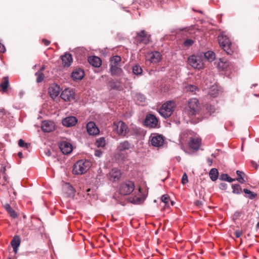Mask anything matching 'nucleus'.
<instances>
[{
    "label": "nucleus",
    "instance_id": "f3484780",
    "mask_svg": "<svg viewBox=\"0 0 259 259\" xmlns=\"http://www.w3.org/2000/svg\"><path fill=\"white\" fill-rule=\"evenodd\" d=\"M55 124L53 122L49 120L42 121L41 123V130L46 133H50L55 130Z\"/></svg>",
    "mask_w": 259,
    "mask_h": 259
},
{
    "label": "nucleus",
    "instance_id": "09e8293b",
    "mask_svg": "<svg viewBox=\"0 0 259 259\" xmlns=\"http://www.w3.org/2000/svg\"><path fill=\"white\" fill-rule=\"evenodd\" d=\"M196 89H197L196 87L194 85H189L188 87V90H189L192 92L195 91L196 90Z\"/></svg>",
    "mask_w": 259,
    "mask_h": 259
},
{
    "label": "nucleus",
    "instance_id": "1a4fd4ad",
    "mask_svg": "<svg viewBox=\"0 0 259 259\" xmlns=\"http://www.w3.org/2000/svg\"><path fill=\"white\" fill-rule=\"evenodd\" d=\"M116 126L117 133L120 136L125 137L129 132L127 125L123 121H119L114 123Z\"/></svg>",
    "mask_w": 259,
    "mask_h": 259
},
{
    "label": "nucleus",
    "instance_id": "dca6fc26",
    "mask_svg": "<svg viewBox=\"0 0 259 259\" xmlns=\"http://www.w3.org/2000/svg\"><path fill=\"white\" fill-rule=\"evenodd\" d=\"M59 148L64 154L70 153L72 151V145L67 141H62L59 144Z\"/></svg>",
    "mask_w": 259,
    "mask_h": 259
},
{
    "label": "nucleus",
    "instance_id": "3c124183",
    "mask_svg": "<svg viewBox=\"0 0 259 259\" xmlns=\"http://www.w3.org/2000/svg\"><path fill=\"white\" fill-rule=\"evenodd\" d=\"M241 234H242V232H241V231H240L239 230H236L235 232V235L236 237H237V238L240 237L241 236Z\"/></svg>",
    "mask_w": 259,
    "mask_h": 259
},
{
    "label": "nucleus",
    "instance_id": "774afa93",
    "mask_svg": "<svg viewBox=\"0 0 259 259\" xmlns=\"http://www.w3.org/2000/svg\"><path fill=\"white\" fill-rule=\"evenodd\" d=\"M180 160H181V158H180V157H179L177 158V160L180 161Z\"/></svg>",
    "mask_w": 259,
    "mask_h": 259
},
{
    "label": "nucleus",
    "instance_id": "2eb2a0df",
    "mask_svg": "<svg viewBox=\"0 0 259 259\" xmlns=\"http://www.w3.org/2000/svg\"><path fill=\"white\" fill-rule=\"evenodd\" d=\"M121 176V173L120 170L117 168H113L108 175L109 179L112 182L118 181Z\"/></svg>",
    "mask_w": 259,
    "mask_h": 259
},
{
    "label": "nucleus",
    "instance_id": "4c0bfd02",
    "mask_svg": "<svg viewBox=\"0 0 259 259\" xmlns=\"http://www.w3.org/2000/svg\"><path fill=\"white\" fill-rule=\"evenodd\" d=\"M20 244V239L18 237H14L11 241L12 247H19Z\"/></svg>",
    "mask_w": 259,
    "mask_h": 259
},
{
    "label": "nucleus",
    "instance_id": "5fc2aeb1",
    "mask_svg": "<svg viewBox=\"0 0 259 259\" xmlns=\"http://www.w3.org/2000/svg\"><path fill=\"white\" fill-rule=\"evenodd\" d=\"M42 42L44 43L45 45L46 46L49 45V44H50V41L45 39H42Z\"/></svg>",
    "mask_w": 259,
    "mask_h": 259
},
{
    "label": "nucleus",
    "instance_id": "603ef678",
    "mask_svg": "<svg viewBox=\"0 0 259 259\" xmlns=\"http://www.w3.org/2000/svg\"><path fill=\"white\" fill-rule=\"evenodd\" d=\"M95 155L96 156L99 157L102 155V152L100 150H96Z\"/></svg>",
    "mask_w": 259,
    "mask_h": 259
},
{
    "label": "nucleus",
    "instance_id": "a211bd4d",
    "mask_svg": "<svg viewBox=\"0 0 259 259\" xmlns=\"http://www.w3.org/2000/svg\"><path fill=\"white\" fill-rule=\"evenodd\" d=\"M77 122V118L72 116L64 118L62 121V124L66 127L73 126L76 124Z\"/></svg>",
    "mask_w": 259,
    "mask_h": 259
},
{
    "label": "nucleus",
    "instance_id": "a19ab883",
    "mask_svg": "<svg viewBox=\"0 0 259 259\" xmlns=\"http://www.w3.org/2000/svg\"><path fill=\"white\" fill-rule=\"evenodd\" d=\"M18 145L19 147H24L26 149H28L30 146V144L29 143H25L22 139H20L19 140Z\"/></svg>",
    "mask_w": 259,
    "mask_h": 259
},
{
    "label": "nucleus",
    "instance_id": "8fccbe9b",
    "mask_svg": "<svg viewBox=\"0 0 259 259\" xmlns=\"http://www.w3.org/2000/svg\"><path fill=\"white\" fill-rule=\"evenodd\" d=\"M6 51V48L4 45L0 42V53H5Z\"/></svg>",
    "mask_w": 259,
    "mask_h": 259
},
{
    "label": "nucleus",
    "instance_id": "c756f323",
    "mask_svg": "<svg viewBox=\"0 0 259 259\" xmlns=\"http://www.w3.org/2000/svg\"><path fill=\"white\" fill-rule=\"evenodd\" d=\"M96 145L97 147L103 148L106 145V140L104 137H100L96 140Z\"/></svg>",
    "mask_w": 259,
    "mask_h": 259
},
{
    "label": "nucleus",
    "instance_id": "cd10ccee",
    "mask_svg": "<svg viewBox=\"0 0 259 259\" xmlns=\"http://www.w3.org/2000/svg\"><path fill=\"white\" fill-rule=\"evenodd\" d=\"M121 61V57L119 56H114L111 58L110 60V65L109 66H120V63Z\"/></svg>",
    "mask_w": 259,
    "mask_h": 259
},
{
    "label": "nucleus",
    "instance_id": "6e6d98bb",
    "mask_svg": "<svg viewBox=\"0 0 259 259\" xmlns=\"http://www.w3.org/2000/svg\"><path fill=\"white\" fill-rule=\"evenodd\" d=\"M252 167H253L254 168L256 169L258 168V167L259 166V165L257 164V163H255V162H253V163H252Z\"/></svg>",
    "mask_w": 259,
    "mask_h": 259
},
{
    "label": "nucleus",
    "instance_id": "9b49d317",
    "mask_svg": "<svg viewBox=\"0 0 259 259\" xmlns=\"http://www.w3.org/2000/svg\"><path fill=\"white\" fill-rule=\"evenodd\" d=\"M75 93L72 89H66L61 94L60 97L65 101H70L74 99Z\"/></svg>",
    "mask_w": 259,
    "mask_h": 259
},
{
    "label": "nucleus",
    "instance_id": "a878e982",
    "mask_svg": "<svg viewBox=\"0 0 259 259\" xmlns=\"http://www.w3.org/2000/svg\"><path fill=\"white\" fill-rule=\"evenodd\" d=\"M236 174L238 176V178L236 180L240 183L243 184L247 181V178L245 174L242 171L237 170Z\"/></svg>",
    "mask_w": 259,
    "mask_h": 259
},
{
    "label": "nucleus",
    "instance_id": "ddd939ff",
    "mask_svg": "<svg viewBox=\"0 0 259 259\" xmlns=\"http://www.w3.org/2000/svg\"><path fill=\"white\" fill-rule=\"evenodd\" d=\"M87 131L89 135L96 136L99 134L100 131L96 123L93 121L89 122L86 125Z\"/></svg>",
    "mask_w": 259,
    "mask_h": 259
},
{
    "label": "nucleus",
    "instance_id": "4468645a",
    "mask_svg": "<svg viewBox=\"0 0 259 259\" xmlns=\"http://www.w3.org/2000/svg\"><path fill=\"white\" fill-rule=\"evenodd\" d=\"M48 93L50 97L54 99L59 95L60 93V88L57 84H52L48 89Z\"/></svg>",
    "mask_w": 259,
    "mask_h": 259
},
{
    "label": "nucleus",
    "instance_id": "6e6552de",
    "mask_svg": "<svg viewBox=\"0 0 259 259\" xmlns=\"http://www.w3.org/2000/svg\"><path fill=\"white\" fill-rule=\"evenodd\" d=\"M188 63L194 68L201 69L203 67V62L198 56L191 55L188 59Z\"/></svg>",
    "mask_w": 259,
    "mask_h": 259
},
{
    "label": "nucleus",
    "instance_id": "4d7b16f0",
    "mask_svg": "<svg viewBox=\"0 0 259 259\" xmlns=\"http://www.w3.org/2000/svg\"><path fill=\"white\" fill-rule=\"evenodd\" d=\"M45 66H42L40 69V70L39 71H38L37 72H42V71L45 70Z\"/></svg>",
    "mask_w": 259,
    "mask_h": 259
},
{
    "label": "nucleus",
    "instance_id": "20e7f679",
    "mask_svg": "<svg viewBox=\"0 0 259 259\" xmlns=\"http://www.w3.org/2000/svg\"><path fill=\"white\" fill-rule=\"evenodd\" d=\"M144 123L145 126L151 128H158L160 127L159 119L152 114L146 115Z\"/></svg>",
    "mask_w": 259,
    "mask_h": 259
},
{
    "label": "nucleus",
    "instance_id": "e433bc0d",
    "mask_svg": "<svg viewBox=\"0 0 259 259\" xmlns=\"http://www.w3.org/2000/svg\"><path fill=\"white\" fill-rule=\"evenodd\" d=\"M5 171H6V166H4V165H3L2 166V168L1 169V175L3 176V179H4V182H1V183L2 184V185H6V183L7 181V179H6V174H5Z\"/></svg>",
    "mask_w": 259,
    "mask_h": 259
},
{
    "label": "nucleus",
    "instance_id": "c85d7f7f",
    "mask_svg": "<svg viewBox=\"0 0 259 259\" xmlns=\"http://www.w3.org/2000/svg\"><path fill=\"white\" fill-rule=\"evenodd\" d=\"M9 78L8 77H3L2 82L0 83V87H1L3 92H6L9 86Z\"/></svg>",
    "mask_w": 259,
    "mask_h": 259
},
{
    "label": "nucleus",
    "instance_id": "680f3d73",
    "mask_svg": "<svg viewBox=\"0 0 259 259\" xmlns=\"http://www.w3.org/2000/svg\"><path fill=\"white\" fill-rule=\"evenodd\" d=\"M196 204L197 205H201V202L198 201L196 202Z\"/></svg>",
    "mask_w": 259,
    "mask_h": 259
},
{
    "label": "nucleus",
    "instance_id": "37998d69",
    "mask_svg": "<svg viewBox=\"0 0 259 259\" xmlns=\"http://www.w3.org/2000/svg\"><path fill=\"white\" fill-rule=\"evenodd\" d=\"M194 43V41L192 39H186L184 41L183 45L186 47H189L191 46L192 45H193Z\"/></svg>",
    "mask_w": 259,
    "mask_h": 259
},
{
    "label": "nucleus",
    "instance_id": "69168bd1",
    "mask_svg": "<svg viewBox=\"0 0 259 259\" xmlns=\"http://www.w3.org/2000/svg\"><path fill=\"white\" fill-rule=\"evenodd\" d=\"M76 162H83V160H82V159L78 160H77Z\"/></svg>",
    "mask_w": 259,
    "mask_h": 259
},
{
    "label": "nucleus",
    "instance_id": "7c9ffc66",
    "mask_svg": "<svg viewBox=\"0 0 259 259\" xmlns=\"http://www.w3.org/2000/svg\"><path fill=\"white\" fill-rule=\"evenodd\" d=\"M132 71L134 74L137 75H139L142 74L143 70L140 65H135L132 67Z\"/></svg>",
    "mask_w": 259,
    "mask_h": 259
},
{
    "label": "nucleus",
    "instance_id": "58836bf2",
    "mask_svg": "<svg viewBox=\"0 0 259 259\" xmlns=\"http://www.w3.org/2000/svg\"><path fill=\"white\" fill-rule=\"evenodd\" d=\"M35 75L37 76L36 82L37 83H40L42 81L45 77L44 73L41 72H36L35 73Z\"/></svg>",
    "mask_w": 259,
    "mask_h": 259
},
{
    "label": "nucleus",
    "instance_id": "052dcab7",
    "mask_svg": "<svg viewBox=\"0 0 259 259\" xmlns=\"http://www.w3.org/2000/svg\"><path fill=\"white\" fill-rule=\"evenodd\" d=\"M46 154L48 156H50L51 155V151L50 150H48L47 152L46 153Z\"/></svg>",
    "mask_w": 259,
    "mask_h": 259
},
{
    "label": "nucleus",
    "instance_id": "338daca9",
    "mask_svg": "<svg viewBox=\"0 0 259 259\" xmlns=\"http://www.w3.org/2000/svg\"><path fill=\"white\" fill-rule=\"evenodd\" d=\"M254 96H256V97H259V95H257V94H254Z\"/></svg>",
    "mask_w": 259,
    "mask_h": 259
},
{
    "label": "nucleus",
    "instance_id": "412c9836",
    "mask_svg": "<svg viewBox=\"0 0 259 259\" xmlns=\"http://www.w3.org/2000/svg\"><path fill=\"white\" fill-rule=\"evenodd\" d=\"M84 76V71L79 68L73 71L71 73V77L74 80H81Z\"/></svg>",
    "mask_w": 259,
    "mask_h": 259
},
{
    "label": "nucleus",
    "instance_id": "49530a36",
    "mask_svg": "<svg viewBox=\"0 0 259 259\" xmlns=\"http://www.w3.org/2000/svg\"><path fill=\"white\" fill-rule=\"evenodd\" d=\"M146 33L144 30H142L140 32L137 33V36L143 38L141 41H144V38L146 37Z\"/></svg>",
    "mask_w": 259,
    "mask_h": 259
},
{
    "label": "nucleus",
    "instance_id": "7ed1b4c3",
    "mask_svg": "<svg viewBox=\"0 0 259 259\" xmlns=\"http://www.w3.org/2000/svg\"><path fill=\"white\" fill-rule=\"evenodd\" d=\"M218 41L220 46L227 54L230 55L232 54L233 51L230 48L231 42L228 36L224 33L221 34L218 36Z\"/></svg>",
    "mask_w": 259,
    "mask_h": 259
},
{
    "label": "nucleus",
    "instance_id": "bb28decb",
    "mask_svg": "<svg viewBox=\"0 0 259 259\" xmlns=\"http://www.w3.org/2000/svg\"><path fill=\"white\" fill-rule=\"evenodd\" d=\"M4 207L10 215L13 218H16L18 217L17 213L11 207L10 205L8 203H6L4 205Z\"/></svg>",
    "mask_w": 259,
    "mask_h": 259
},
{
    "label": "nucleus",
    "instance_id": "6ab92c4d",
    "mask_svg": "<svg viewBox=\"0 0 259 259\" xmlns=\"http://www.w3.org/2000/svg\"><path fill=\"white\" fill-rule=\"evenodd\" d=\"M131 148V144L127 140L121 142L118 145L116 150L118 152H123L130 149Z\"/></svg>",
    "mask_w": 259,
    "mask_h": 259
},
{
    "label": "nucleus",
    "instance_id": "f8f14e48",
    "mask_svg": "<svg viewBox=\"0 0 259 259\" xmlns=\"http://www.w3.org/2000/svg\"><path fill=\"white\" fill-rule=\"evenodd\" d=\"M150 138L151 144L154 147H160L164 143L163 137L162 135L155 134Z\"/></svg>",
    "mask_w": 259,
    "mask_h": 259
},
{
    "label": "nucleus",
    "instance_id": "393cba45",
    "mask_svg": "<svg viewBox=\"0 0 259 259\" xmlns=\"http://www.w3.org/2000/svg\"><path fill=\"white\" fill-rule=\"evenodd\" d=\"M121 82L120 80L112 79L109 82L110 87L113 90H119L121 87Z\"/></svg>",
    "mask_w": 259,
    "mask_h": 259
},
{
    "label": "nucleus",
    "instance_id": "bf43d9fd",
    "mask_svg": "<svg viewBox=\"0 0 259 259\" xmlns=\"http://www.w3.org/2000/svg\"><path fill=\"white\" fill-rule=\"evenodd\" d=\"M18 155L19 156V157L20 158H21L22 157V153L21 152H19L18 153Z\"/></svg>",
    "mask_w": 259,
    "mask_h": 259
},
{
    "label": "nucleus",
    "instance_id": "f257e3e1",
    "mask_svg": "<svg viewBox=\"0 0 259 259\" xmlns=\"http://www.w3.org/2000/svg\"><path fill=\"white\" fill-rule=\"evenodd\" d=\"M176 104L174 101H168L164 103L159 110V113L164 118L169 117L174 111Z\"/></svg>",
    "mask_w": 259,
    "mask_h": 259
},
{
    "label": "nucleus",
    "instance_id": "c03bdc74",
    "mask_svg": "<svg viewBox=\"0 0 259 259\" xmlns=\"http://www.w3.org/2000/svg\"><path fill=\"white\" fill-rule=\"evenodd\" d=\"M135 98L137 100L141 102H143L145 100V96L141 93L136 94Z\"/></svg>",
    "mask_w": 259,
    "mask_h": 259
},
{
    "label": "nucleus",
    "instance_id": "f704fd0d",
    "mask_svg": "<svg viewBox=\"0 0 259 259\" xmlns=\"http://www.w3.org/2000/svg\"><path fill=\"white\" fill-rule=\"evenodd\" d=\"M243 192L245 194L248 195L246 197H248L250 199H254L257 195L256 193H254L246 189H244Z\"/></svg>",
    "mask_w": 259,
    "mask_h": 259
},
{
    "label": "nucleus",
    "instance_id": "ea45409f",
    "mask_svg": "<svg viewBox=\"0 0 259 259\" xmlns=\"http://www.w3.org/2000/svg\"><path fill=\"white\" fill-rule=\"evenodd\" d=\"M233 192L236 194H240L242 192V189L239 184H235L232 186Z\"/></svg>",
    "mask_w": 259,
    "mask_h": 259
},
{
    "label": "nucleus",
    "instance_id": "79ce46f5",
    "mask_svg": "<svg viewBox=\"0 0 259 259\" xmlns=\"http://www.w3.org/2000/svg\"><path fill=\"white\" fill-rule=\"evenodd\" d=\"M221 179L223 180L229 182H233L235 181V179L231 178L227 174H223L221 176Z\"/></svg>",
    "mask_w": 259,
    "mask_h": 259
},
{
    "label": "nucleus",
    "instance_id": "0e129e2a",
    "mask_svg": "<svg viewBox=\"0 0 259 259\" xmlns=\"http://www.w3.org/2000/svg\"><path fill=\"white\" fill-rule=\"evenodd\" d=\"M217 94H218V93H215L214 94H210V95H213V97H215V96H217Z\"/></svg>",
    "mask_w": 259,
    "mask_h": 259
},
{
    "label": "nucleus",
    "instance_id": "aec40b11",
    "mask_svg": "<svg viewBox=\"0 0 259 259\" xmlns=\"http://www.w3.org/2000/svg\"><path fill=\"white\" fill-rule=\"evenodd\" d=\"M109 73L112 76L118 77L122 75L123 70L120 66H113L112 65L110 66Z\"/></svg>",
    "mask_w": 259,
    "mask_h": 259
},
{
    "label": "nucleus",
    "instance_id": "2f4dec72",
    "mask_svg": "<svg viewBox=\"0 0 259 259\" xmlns=\"http://www.w3.org/2000/svg\"><path fill=\"white\" fill-rule=\"evenodd\" d=\"M209 174L210 178L212 181H214L218 179L219 173L217 169L212 168Z\"/></svg>",
    "mask_w": 259,
    "mask_h": 259
},
{
    "label": "nucleus",
    "instance_id": "e2e57ef3",
    "mask_svg": "<svg viewBox=\"0 0 259 259\" xmlns=\"http://www.w3.org/2000/svg\"><path fill=\"white\" fill-rule=\"evenodd\" d=\"M221 186H222L223 188H225V186H226V184H221Z\"/></svg>",
    "mask_w": 259,
    "mask_h": 259
},
{
    "label": "nucleus",
    "instance_id": "5701e85b",
    "mask_svg": "<svg viewBox=\"0 0 259 259\" xmlns=\"http://www.w3.org/2000/svg\"><path fill=\"white\" fill-rule=\"evenodd\" d=\"M63 190L68 197H73L74 195L73 187L68 183H66L63 186Z\"/></svg>",
    "mask_w": 259,
    "mask_h": 259
},
{
    "label": "nucleus",
    "instance_id": "4be33fe9",
    "mask_svg": "<svg viewBox=\"0 0 259 259\" xmlns=\"http://www.w3.org/2000/svg\"><path fill=\"white\" fill-rule=\"evenodd\" d=\"M63 66L68 67L71 65L72 58L71 54H65L61 58Z\"/></svg>",
    "mask_w": 259,
    "mask_h": 259
},
{
    "label": "nucleus",
    "instance_id": "864d4df0",
    "mask_svg": "<svg viewBox=\"0 0 259 259\" xmlns=\"http://www.w3.org/2000/svg\"><path fill=\"white\" fill-rule=\"evenodd\" d=\"M241 215V213L239 211H236L234 214V218H237Z\"/></svg>",
    "mask_w": 259,
    "mask_h": 259
},
{
    "label": "nucleus",
    "instance_id": "13d9d810",
    "mask_svg": "<svg viewBox=\"0 0 259 259\" xmlns=\"http://www.w3.org/2000/svg\"><path fill=\"white\" fill-rule=\"evenodd\" d=\"M13 250H14V252L15 253H17V252L18 251V247L16 248V247H13Z\"/></svg>",
    "mask_w": 259,
    "mask_h": 259
},
{
    "label": "nucleus",
    "instance_id": "72a5a7b5",
    "mask_svg": "<svg viewBox=\"0 0 259 259\" xmlns=\"http://www.w3.org/2000/svg\"><path fill=\"white\" fill-rule=\"evenodd\" d=\"M161 200L162 202L165 203L166 206H169V203L170 202L171 205H173L174 203L170 201L169 197L167 195H163L161 197Z\"/></svg>",
    "mask_w": 259,
    "mask_h": 259
},
{
    "label": "nucleus",
    "instance_id": "473e14b6",
    "mask_svg": "<svg viewBox=\"0 0 259 259\" xmlns=\"http://www.w3.org/2000/svg\"><path fill=\"white\" fill-rule=\"evenodd\" d=\"M204 57L208 61H212L215 59V54L211 51H208L204 54Z\"/></svg>",
    "mask_w": 259,
    "mask_h": 259
},
{
    "label": "nucleus",
    "instance_id": "9d476101",
    "mask_svg": "<svg viewBox=\"0 0 259 259\" xmlns=\"http://www.w3.org/2000/svg\"><path fill=\"white\" fill-rule=\"evenodd\" d=\"M146 59L151 63H156L161 61V55L158 51L151 52L147 54Z\"/></svg>",
    "mask_w": 259,
    "mask_h": 259
},
{
    "label": "nucleus",
    "instance_id": "de8ad7c7",
    "mask_svg": "<svg viewBox=\"0 0 259 259\" xmlns=\"http://www.w3.org/2000/svg\"><path fill=\"white\" fill-rule=\"evenodd\" d=\"M188 179L187 175L186 173H185L182 176V183L183 184H186L188 183Z\"/></svg>",
    "mask_w": 259,
    "mask_h": 259
},
{
    "label": "nucleus",
    "instance_id": "c9c22d12",
    "mask_svg": "<svg viewBox=\"0 0 259 259\" xmlns=\"http://www.w3.org/2000/svg\"><path fill=\"white\" fill-rule=\"evenodd\" d=\"M219 151H217L215 152L214 153H212L211 155V157H208L207 161L209 162H213V160H220L217 157L219 156Z\"/></svg>",
    "mask_w": 259,
    "mask_h": 259
},
{
    "label": "nucleus",
    "instance_id": "a18cd8bd",
    "mask_svg": "<svg viewBox=\"0 0 259 259\" xmlns=\"http://www.w3.org/2000/svg\"><path fill=\"white\" fill-rule=\"evenodd\" d=\"M206 110L209 113V115H210L212 113L214 112L215 108L213 106L211 105H207L206 107Z\"/></svg>",
    "mask_w": 259,
    "mask_h": 259
},
{
    "label": "nucleus",
    "instance_id": "423d86ee",
    "mask_svg": "<svg viewBox=\"0 0 259 259\" xmlns=\"http://www.w3.org/2000/svg\"><path fill=\"white\" fill-rule=\"evenodd\" d=\"M135 185L132 181H125L120 185L119 192L121 195H127L131 194L134 190Z\"/></svg>",
    "mask_w": 259,
    "mask_h": 259
},
{
    "label": "nucleus",
    "instance_id": "f03ea898",
    "mask_svg": "<svg viewBox=\"0 0 259 259\" xmlns=\"http://www.w3.org/2000/svg\"><path fill=\"white\" fill-rule=\"evenodd\" d=\"M199 111V103L198 99L192 98L189 100L185 108L184 112L189 116L196 114Z\"/></svg>",
    "mask_w": 259,
    "mask_h": 259
},
{
    "label": "nucleus",
    "instance_id": "39448f33",
    "mask_svg": "<svg viewBox=\"0 0 259 259\" xmlns=\"http://www.w3.org/2000/svg\"><path fill=\"white\" fill-rule=\"evenodd\" d=\"M190 151H186L190 154H194L200 149L201 145V139L198 137H191L188 143Z\"/></svg>",
    "mask_w": 259,
    "mask_h": 259
},
{
    "label": "nucleus",
    "instance_id": "0eeeda50",
    "mask_svg": "<svg viewBox=\"0 0 259 259\" xmlns=\"http://www.w3.org/2000/svg\"><path fill=\"white\" fill-rule=\"evenodd\" d=\"M91 163H74L73 166L72 172L75 175H82L91 167Z\"/></svg>",
    "mask_w": 259,
    "mask_h": 259
},
{
    "label": "nucleus",
    "instance_id": "b1692460",
    "mask_svg": "<svg viewBox=\"0 0 259 259\" xmlns=\"http://www.w3.org/2000/svg\"><path fill=\"white\" fill-rule=\"evenodd\" d=\"M88 61L91 65L95 67H100L102 64L100 58L96 56L90 57Z\"/></svg>",
    "mask_w": 259,
    "mask_h": 259
}]
</instances>
